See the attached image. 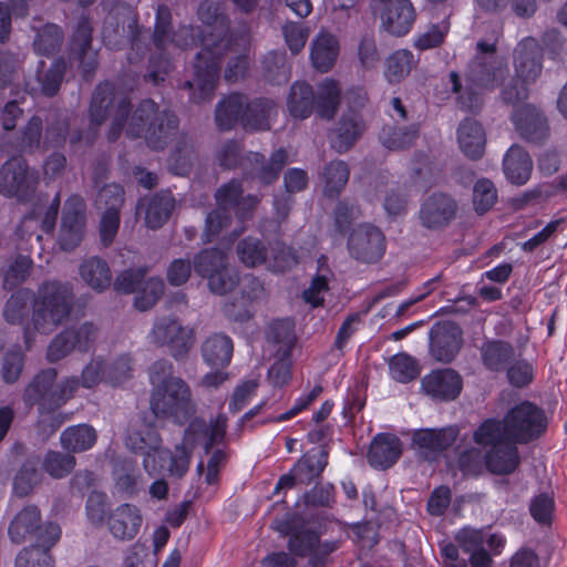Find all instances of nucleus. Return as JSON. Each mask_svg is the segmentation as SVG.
<instances>
[{
  "instance_id": "423d86ee",
  "label": "nucleus",
  "mask_w": 567,
  "mask_h": 567,
  "mask_svg": "<svg viewBox=\"0 0 567 567\" xmlns=\"http://www.w3.org/2000/svg\"><path fill=\"white\" fill-rule=\"evenodd\" d=\"M190 29L173 25L171 9L165 4L156 8L154 31L151 38L150 65L145 78L157 85L173 69V59L189 44Z\"/></svg>"
},
{
  "instance_id": "603ef678",
  "label": "nucleus",
  "mask_w": 567,
  "mask_h": 567,
  "mask_svg": "<svg viewBox=\"0 0 567 567\" xmlns=\"http://www.w3.org/2000/svg\"><path fill=\"white\" fill-rule=\"evenodd\" d=\"M195 140L188 134H181L177 138L175 150L172 154L174 169L178 175L189 173L195 158Z\"/></svg>"
},
{
  "instance_id": "0eeeda50",
  "label": "nucleus",
  "mask_w": 567,
  "mask_h": 567,
  "mask_svg": "<svg viewBox=\"0 0 567 567\" xmlns=\"http://www.w3.org/2000/svg\"><path fill=\"white\" fill-rule=\"evenodd\" d=\"M276 116L277 105L272 100L260 97L249 101L240 93H233L221 100L215 113L216 123L224 131L231 130L237 123L246 131H268Z\"/></svg>"
},
{
  "instance_id": "6ab92c4d",
  "label": "nucleus",
  "mask_w": 567,
  "mask_h": 567,
  "mask_svg": "<svg viewBox=\"0 0 567 567\" xmlns=\"http://www.w3.org/2000/svg\"><path fill=\"white\" fill-rule=\"evenodd\" d=\"M85 226V203L79 195L70 196L62 213L59 244L65 251L73 250L81 243Z\"/></svg>"
},
{
  "instance_id": "9b49d317",
  "label": "nucleus",
  "mask_w": 567,
  "mask_h": 567,
  "mask_svg": "<svg viewBox=\"0 0 567 567\" xmlns=\"http://www.w3.org/2000/svg\"><path fill=\"white\" fill-rule=\"evenodd\" d=\"M102 40L112 50H118L130 44L133 51L128 54L131 62L137 61L148 49L146 37L143 34L135 14L128 8L113 9L105 17Z\"/></svg>"
},
{
  "instance_id": "20e7f679",
  "label": "nucleus",
  "mask_w": 567,
  "mask_h": 567,
  "mask_svg": "<svg viewBox=\"0 0 567 567\" xmlns=\"http://www.w3.org/2000/svg\"><path fill=\"white\" fill-rule=\"evenodd\" d=\"M508 76L506 61L497 54L495 43L478 41L475 47V54L467 64L465 80L468 84L465 93H462V83L457 72L450 73L452 91L458 94V102L464 110L478 107V96L473 89L494 91L504 84Z\"/></svg>"
},
{
  "instance_id": "e2e57ef3",
  "label": "nucleus",
  "mask_w": 567,
  "mask_h": 567,
  "mask_svg": "<svg viewBox=\"0 0 567 567\" xmlns=\"http://www.w3.org/2000/svg\"><path fill=\"white\" fill-rule=\"evenodd\" d=\"M389 368L392 378L402 383L414 380L420 373L416 361L406 353L393 355Z\"/></svg>"
},
{
  "instance_id": "58836bf2",
  "label": "nucleus",
  "mask_w": 567,
  "mask_h": 567,
  "mask_svg": "<svg viewBox=\"0 0 567 567\" xmlns=\"http://www.w3.org/2000/svg\"><path fill=\"white\" fill-rule=\"evenodd\" d=\"M328 465V451L322 447L317 454L311 452L305 454L292 467L297 482L301 485H309Z\"/></svg>"
},
{
  "instance_id": "1a4fd4ad",
  "label": "nucleus",
  "mask_w": 567,
  "mask_h": 567,
  "mask_svg": "<svg viewBox=\"0 0 567 567\" xmlns=\"http://www.w3.org/2000/svg\"><path fill=\"white\" fill-rule=\"evenodd\" d=\"M73 288L68 282H43L33 298L32 323L42 333L52 332L66 320L73 308Z\"/></svg>"
},
{
  "instance_id": "9d476101",
  "label": "nucleus",
  "mask_w": 567,
  "mask_h": 567,
  "mask_svg": "<svg viewBox=\"0 0 567 567\" xmlns=\"http://www.w3.org/2000/svg\"><path fill=\"white\" fill-rule=\"evenodd\" d=\"M58 371L47 368L39 371L25 385L22 400L27 406H38L41 414L51 413L74 396L79 389L76 377H68L55 382Z\"/></svg>"
},
{
  "instance_id": "a878e982",
  "label": "nucleus",
  "mask_w": 567,
  "mask_h": 567,
  "mask_svg": "<svg viewBox=\"0 0 567 567\" xmlns=\"http://www.w3.org/2000/svg\"><path fill=\"white\" fill-rule=\"evenodd\" d=\"M401 454L400 439L392 434L381 433L371 442L367 458L372 467L386 470L396 463Z\"/></svg>"
},
{
  "instance_id": "f704fd0d",
  "label": "nucleus",
  "mask_w": 567,
  "mask_h": 567,
  "mask_svg": "<svg viewBox=\"0 0 567 567\" xmlns=\"http://www.w3.org/2000/svg\"><path fill=\"white\" fill-rule=\"evenodd\" d=\"M233 351V341L225 333L209 336L202 346L203 360L212 368L227 367L230 363Z\"/></svg>"
},
{
  "instance_id": "bf43d9fd",
  "label": "nucleus",
  "mask_w": 567,
  "mask_h": 567,
  "mask_svg": "<svg viewBox=\"0 0 567 567\" xmlns=\"http://www.w3.org/2000/svg\"><path fill=\"white\" fill-rule=\"evenodd\" d=\"M66 68L64 59H56L45 72L38 75L40 91L43 95L53 96L58 93L64 79Z\"/></svg>"
},
{
  "instance_id": "7ed1b4c3",
  "label": "nucleus",
  "mask_w": 567,
  "mask_h": 567,
  "mask_svg": "<svg viewBox=\"0 0 567 567\" xmlns=\"http://www.w3.org/2000/svg\"><path fill=\"white\" fill-rule=\"evenodd\" d=\"M199 20L212 28L210 35L216 40L213 48H205L197 53L193 66V78L184 82L182 89L188 91L192 103L210 102L219 79L221 60L219 48L229 32V19L218 3L204 1L198 8Z\"/></svg>"
},
{
  "instance_id": "aec40b11",
  "label": "nucleus",
  "mask_w": 567,
  "mask_h": 567,
  "mask_svg": "<svg viewBox=\"0 0 567 567\" xmlns=\"http://www.w3.org/2000/svg\"><path fill=\"white\" fill-rule=\"evenodd\" d=\"M543 49L538 41L526 37L517 43L513 52L515 76L525 84H533L543 71Z\"/></svg>"
},
{
  "instance_id": "ddd939ff",
  "label": "nucleus",
  "mask_w": 567,
  "mask_h": 567,
  "mask_svg": "<svg viewBox=\"0 0 567 567\" xmlns=\"http://www.w3.org/2000/svg\"><path fill=\"white\" fill-rule=\"evenodd\" d=\"M504 421L512 439L518 443H527L538 437L546 426L543 411L530 402L513 408Z\"/></svg>"
},
{
  "instance_id": "13d9d810",
  "label": "nucleus",
  "mask_w": 567,
  "mask_h": 567,
  "mask_svg": "<svg viewBox=\"0 0 567 567\" xmlns=\"http://www.w3.org/2000/svg\"><path fill=\"white\" fill-rule=\"evenodd\" d=\"M25 363V355L19 348L6 351L1 360V378L6 384H14L21 377Z\"/></svg>"
},
{
  "instance_id": "09e8293b",
  "label": "nucleus",
  "mask_w": 567,
  "mask_h": 567,
  "mask_svg": "<svg viewBox=\"0 0 567 567\" xmlns=\"http://www.w3.org/2000/svg\"><path fill=\"white\" fill-rule=\"evenodd\" d=\"M227 255L217 248L203 249L194 258V270L203 277L208 278L224 269L227 265Z\"/></svg>"
},
{
  "instance_id": "0e129e2a",
  "label": "nucleus",
  "mask_w": 567,
  "mask_h": 567,
  "mask_svg": "<svg viewBox=\"0 0 567 567\" xmlns=\"http://www.w3.org/2000/svg\"><path fill=\"white\" fill-rule=\"evenodd\" d=\"M106 368L107 362L101 357H94L83 368L81 378L79 380V386L85 389H93L100 383H106Z\"/></svg>"
},
{
  "instance_id": "2f4dec72",
  "label": "nucleus",
  "mask_w": 567,
  "mask_h": 567,
  "mask_svg": "<svg viewBox=\"0 0 567 567\" xmlns=\"http://www.w3.org/2000/svg\"><path fill=\"white\" fill-rule=\"evenodd\" d=\"M175 200L171 193L162 192L155 194L148 199H141L137 205V213L140 214L145 207V224L148 228H161L169 218L174 209Z\"/></svg>"
},
{
  "instance_id": "39448f33",
  "label": "nucleus",
  "mask_w": 567,
  "mask_h": 567,
  "mask_svg": "<svg viewBox=\"0 0 567 567\" xmlns=\"http://www.w3.org/2000/svg\"><path fill=\"white\" fill-rule=\"evenodd\" d=\"M152 383L150 408L156 417L171 419L184 424L196 412L188 384L173 375V364L165 360L153 363L150 371Z\"/></svg>"
},
{
  "instance_id": "7c9ffc66",
  "label": "nucleus",
  "mask_w": 567,
  "mask_h": 567,
  "mask_svg": "<svg viewBox=\"0 0 567 567\" xmlns=\"http://www.w3.org/2000/svg\"><path fill=\"white\" fill-rule=\"evenodd\" d=\"M457 142L464 155L471 159L483 156L486 145L485 131L474 118H465L457 127Z\"/></svg>"
},
{
  "instance_id": "6e6d98bb",
  "label": "nucleus",
  "mask_w": 567,
  "mask_h": 567,
  "mask_svg": "<svg viewBox=\"0 0 567 567\" xmlns=\"http://www.w3.org/2000/svg\"><path fill=\"white\" fill-rule=\"evenodd\" d=\"M262 64L266 78L269 82L281 84L288 81L290 76V65L284 52L271 51L267 53Z\"/></svg>"
},
{
  "instance_id": "4be33fe9",
  "label": "nucleus",
  "mask_w": 567,
  "mask_h": 567,
  "mask_svg": "<svg viewBox=\"0 0 567 567\" xmlns=\"http://www.w3.org/2000/svg\"><path fill=\"white\" fill-rule=\"evenodd\" d=\"M243 185L238 179H231L219 187L215 194L217 207L226 212L234 209L240 220L250 216L260 199L257 195L243 196Z\"/></svg>"
},
{
  "instance_id": "b1692460",
  "label": "nucleus",
  "mask_w": 567,
  "mask_h": 567,
  "mask_svg": "<svg viewBox=\"0 0 567 567\" xmlns=\"http://www.w3.org/2000/svg\"><path fill=\"white\" fill-rule=\"evenodd\" d=\"M33 535L32 544L17 555L16 567H53L54 559L50 550L59 543L61 534Z\"/></svg>"
},
{
  "instance_id": "cd10ccee",
  "label": "nucleus",
  "mask_w": 567,
  "mask_h": 567,
  "mask_svg": "<svg viewBox=\"0 0 567 567\" xmlns=\"http://www.w3.org/2000/svg\"><path fill=\"white\" fill-rule=\"evenodd\" d=\"M248 161L251 177L269 185L278 178L281 169L287 164L288 153L284 148H279L271 154L269 161L262 154L249 153Z\"/></svg>"
},
{
  "instance_id": "37998d69",
  "label": "nucleus",
  "mask_w": 567,
  "mask_h": 567,
  "mask_svg": "<svg viewBox=\"0 0 567 567\" xmlns=\"http://www.w3.org/2000/svg\"><path fill=\"white\" fill-rule=\"evenodd\" d=\"M34 31L33 50L38 55L51 56L60 50L63 32L59 25L47 23Z\"/></svg>"
},
{
  "instance_id": "dca6fc26",
  "label": "nucleus",
  "mask_w": 567,
  "mask_h": 567,
  "mask_svg": "<svg viewBox=\"0 0 567 567\" xmlns=\"http://www.w3.org/2000/svg\"><path fill=\"white\" fill-rule=\"evenodd\" d=\"M462 346V329L452 321L436 322L429 332V351L437 362H452L460 353Z\"/></svg>"
},
{
  "instance_id": "393cba45",
  "label": "nucleus",
  "mask_w": 567,
  "mask_h": 567,
  "mask_svg": "<svg viewBox=\"0 0 567 567\" xmlns=\"http://www.w3.org/2000/svg\"><path fill=\"white\" fill-rule=\"evenodd\" d=\"M512 118L520 136L529 142H542L548 135L546 117L533 105L516 109Z\"/></svg>"
},
{
  "instance_id": "680f3d73",
  "label": "nucleus",
  "mask_w": 567,
  "mask_h": 567,
  "mask_svg": "<svg viewBox=\"0 0 567 567\" xmlns=\"http://www.w3.org/2000/svg\"><path fill=\"white\" fill-rule=\"evenodd\" d=\"M31 295L28 290H18L7 301L3 316L11 324L22 323L29 313Z\"/></svg>"
},
{
  "instance_id": "5fc2aeb1",
  "label": "nucleus",
  "mask_w": 567,
  "mask_h": 567,
  "mask_svg": "<svg viewBox=\"0 0 567 567\" xmlns=\"http://www.w3.org/2000/svg\"><path fill=\"white\" fill-rule=\"evenodd\" d=\"M75 464L76 460L73 455L58 451H48L42 461L44 471L58 480L68 476Z\"/></svg>"
},
{
  "instance_id": "8fccbe9b",
  "label": "nucleus",
  "mask_w": 567,
  "mask_h": 567,
  "mask_svg": "<svg viewBox=\"0 0 567 567\" xmlns=\"http://www.w3.org/2000/svg\"><path fill=\"white\" fill-rule=\"evenodd\" d=\"M143 523L140 509L132 504L118 506L110 517L112 532H138Z\"/></svg>"
},
{
  "instance_id": "4c0bfd02",
  "label": "nucleus",
  "mask_w": 567,
  "mask_h": 567,
  "mask_svg": "<svg viewBox=\"0 0 567 567\" xmlns=\"http://www.w3.org/2000/svg\"><path fill=\"white\" fill-rule=\"evenodd\" d=\"M97 433L89 424H78L66 427L60 435V444L70 453L85 452L94 446Z\"/></svg>"
},
{
  "instance_id": "c9c22d12",
  "label": "nucleus",
  "mask_w": 567,
  "mask_h": 567,
  "mask_svg": "<svg viewBox=\"0 0 567 567\" xmlns=\"http://www.w3.org/2000/svg\"><path fill=\"white\" fill-rule=\"evenodd\" d=\"M82 280L94 291L103 292L112 284V274L107 262L96 256L84 259L79 267Z\"/></svg>"
},
{
  "instance_id": "412c9836",
  "label": "nucleus",
  "mask_w": 567,
  "mask_h": 567,
  "mask_svg": "<svg viewBox=\"0 0 567 567\" xmlns=\"http://www.w3.org/2000/svg\"><path fill=\"white\" fill-rule=\"evenodd\" d=\"M421 385L424 393L434 400L453 401L463 389V379L456 370L446 368L424 375Z\"/></svg>"
},
{
  "instance_id": "864d4df0",
  "label": "nucleus",
  "mask_w": 567,
  "mask_h": 567,
  "mask_svg": "<svg viewBox=\"0 0 567 567\" xmlns=\"http://www.w3.org/2000/svg\"><path fill=\"white\" fill-rule=\"evenodd\" d=\"M267 340L279 344L278 351L287 357L295 343L293 324L290 320H275L267 330Z\"/></svg>"
},
{
  "instance_id": "f3484780",
  "label": "nucleus",
  "mask_w": 567,
  "mask_h": 567,
  "mask_svg": "<svg viewBox=\"0 0 567 567\" xmlns=\"http://www.w3.org/2000/svg\"><path fill=\"white\" fill-rule=\"evenodd\" d=\"M458 436L456 426L439 430L421 429L413 433L412 445L419 458L425 462H436L451 447Z\"/></svg>"
},
{
  "instance_id": "a211bd4d",
  "label": "nucleus",
  "mask_w": 567,
  "mask_h": 567,
  "mask_svg": "<svg viewBox=\"0 0 567 567\" xmlns=\"http://www.w3.org/2000/svg\"><path fill=\"white\" fill-rule=\"evenodd\" d=\"M457 202L449 194L433 193L421 204L419 220L429 230H442L456 217Z\"/></svg>"
},
{
  "instance_id": "f03ea898",
  "label": "nucleus",
  "mask_w": 567,
  "mask_h": 567,
  "mask_svg": "<svg viewBox=\"0 0 567 567\" xmlns=\"http://www.w3.org/2000/svg\"><path fill=\"white\" fill-rule=\"evenodd\" d=\"M227 421L225 414H218L210 422L195 419L185 430L183 444L176 445L174 452L162 446L156 427L146 423L132 426L125 444L132 452L143 455V467L148 475L156 476L167 471L171 476L181 478L190 464V451L186 445H200L208 454L214 445L224 441Z\"/></svg>"
},
{
  "instance_id": "4d7b16f0",
  "label": "nucleus",
  "mask_w": 567,
  "mask_h": 567,
  "mask_svg": "<svg viewBox=\"0 0 567 567\" xmlns=\"http://www.w3.org/2000/svg\"><path fill=\"white\" fill-rule=\"evenodd\" d=\"M241 152L243 146L240 143L233 140L226 141L216 153L218 165L224 169H235L238 166L246 169L249 164L248 154L244 156Z\"/></svg>"
},
{
  "instance_id": "f257e3e1",
  "label": "nucleus",
  "mask_w": 567,
  "mask_h": 567,
  "mask_svg": "<svg viewBox=\"0 0 567 567\" xmlns=\"http://www.w3.org/2000/svg\"><path fill=\"white\" fill-rule=\"evenodd\" d=\"M113 114L109 140L115 141L127 122L126 134L131 137H143L153 150H164L177 133L179 120L168 110H159L152 100H143L131 117L130 101L125 96H117L114 86L106 82L100 84L92 96L90 105L91 122L99 126L107 115Z\"/></svg>"
},
{
  "instance_id": "ea45409f",
  "label": "nucleus",
  "mask_w": 567,
  "mask_h": 567,
  "mask_svg": "<svg viewBox=\"0 0 567 567\" xmlns=\"http://www.w3.org/2000/svg\"><path fill=\"white\" fill-rule=\"evenodd\" d=\"M338 56V42L330 34H319L311 47V61L320 72H328L334 64Z\"/></svg>"
},
{
  "instance_id": "e433bc0d",
  "label": "nucleus",
  "mask_w": 567,
  "mask_h": 567,
  "mask_svg": "<svg viewBox=\"0 0 567 567\" xmlns=\"http://www.w3.org/2000/svg\"><path fill=\"white\" fill-rule=\"evenodd\" d=\"M362 131V124L357 115H343L330 133L331 147L339 153L347 152L361 136Z\"/></svg>"
},
{
  "instance_id": "72a5a7b5",
  "label": "nucleus",
  "mask_w": 567,
  "mask_h": 567,
  "mask_svg": "<svg viewBox=\"0 0 567 567\" xmlns=\"http://www.w3.org/2000/svg\"><path fill=\"white\" fill-rule=\"evenodd\" d=\"M249 43V29L246 24L243 25L241 31L238 35H236L235 32H231L229 38L223 42V45L219 48L229 47V49H233V47H237L238 49H241L243 52L237 54L236 56L231 58L228 61L226 71H225V79L228 82H236L240 78H243L248 69V56L245 53L247 45Z\"/></svg>"
},
{
  "instance_id": "bb28decb",
  "label": "nucleus",
  "mask_w": 567,
  "mask_h": 567,
  "mask_svg": "<svg viewBox=\"0 0 567 567\" xmlns=\"http://www.w3.org/2000/svg\"><path fill=\"white\" fill-rule=\"evenodd\" d=\"M517 443L511 439L501 445L488 449L485 453V467L487 471L496 475L514 473L520 464Z\"/></svg>"
},
{
  "instance_id": "a19ab883",
  "label": "nucleus",
  "mask_w": 567,
  "mask_h": 567,
  "mask_svg": "<svg viewBox=\"0 0 567 567\" xmlns=\"http://www.w3.org/2000/svg\"><path fill=\"white\" fill-rule=\"evenodd\" d=\"M512 436L505 421L494 419L485 420L473 433L474 442L483 447L501 445L511 440Z\"/></svg>"
},
{
  "instance_id": "3c124183",
  "label": "nucleus",
  "mask_w": 567,
  "mask_h": 567,
  "mask_svg": "<svg viewBox=\"0 0 567 567\" xmlns=\"http://www.w3.org/2000/svg\"><path fill=\"white\" fill-rule=\"evenodd\" d=\"M457 543L466 553H470V563L472 567H489L492 558L483 548L485 534H455Z\"/></svg>"
},
{
  "instance_id": "c756f323",
  "label": "nucleus",
  "mask_w": 567,
  "mask_h": 567,
  "mask_svg": "<svg viewBox=\"0 0 567 567\" xmlns=\"http://www.w3.org/2000/svg\"><path fill=\"white\" fill-rule=\"evenodd\" d=\"M416 13L410 0H398V3L385 7L382 14V22L385 30L395 35L402 37L412 29Z\"/></svg>"
},
{
  "instance_id": "a18cd8bd",
  "label": "nucleus",
  "mask_w": 567,
  "mask_h": 567,
  "mask_svg": "<svg viewBox=\"0 0 567 567\" xmlns=\"http://www.w3.org/2000/svg\"><path fill=\"white\" fill-rule=\"evenodd\" d=\"M417 136L419 127L415 124L404 127L385 125L380 133L382 144L393 151L410 147Z\"/></svg>"
},
{
  "instance_id": "338daca9",
  "label": "nucleus",
  "mask_w": 567,
  "mask_h": 567,
  "mask_svg": "<svg viewBox=\"0 0 567 567\" xmlns=\"http://www.w3.org/2000/svg\"><path fill=\"white\" fill-rule=\"evenodd\" d=\"M497 200V190L492 181L482 178L478 179L473 189V204L475 210L478 213H485Z\"/></svg>"
},
{
  "instance_id": "49530a36",
  "label": "nucleus",
  "mask_w": 567,
  "mask_h": 567,
  "mask_svg": "<svg viewBox=\"0 0 567 567\" xmlns=\"http://www.w3.org/2000/svg\"><path fill=\"white\" fill-rule=\"evenodd\" d=\"M236 254L241 264L255 268L266 264L268 250L262 240L248 236L239 240Z\"/></svg>"
},
{
  "instance_id": "de8ad7c7",
  "label": "nucleus",
  "mask_w": 567,
  "mask_h": 567,
  "mask_svg": "<svg viewBox=\"0 0 567 567\" xmlns=\"http://www.w3.org/2000/svg\"><path fill=\"white\" fill-rule=\"evenodd\" d=\"M350 169L343 161L330 162L323 171V193L330 198L337 197L349 181Z\"/></svg>"
},
{
  "instance_id": "473e14b6",
  "label": "nucleus",
  "mask_w": 567,
  "mask_h": 567,
  "mask_svg": "<svg viewBox=\"0 0 567 567\" xmlns=\"http://www.w3.org/2000/svg\"><path fill=\"white\" fill-rule=\"evenodd\" d=\"M483 365L492 372L504 371L515 357L514 347L504 340H486L480 347Z\"/></svg>"
},
{
  "instance_id": "c85d7f7f",
  "label": "nucleus",
  "mask_w": 567,
  "mask_h": 567,
  "mask_svg": "<svg viewBox=\"0 0 567 567\" xmlns=\"http://www.w3.org/2000/svg\"><path fill=\"white\" fill-rule=\"evenodd\" d=\"M503 172L509 183L518 186L526 184L533 172L529 154L522 146L512 145L504 155Z\"/></svg>"
},
{
  "instance_id": "79ce46f5",
  "label": "nucleus",
  "mask_w": 567,
  "mask_h": 567,
  "mask_svg": "<svg viewBox=\"0 0 567 567\" xmlns=\"http://www.w3.org/2000/svg\"><path fill=\"white\" fill-rule=\"evenodd\" d=\"M415 65L416 61L411 51L396 50L385 61L384 76L391 84L400 83Z\"/></svg>"
},
{
  "instance_id": "69168bd1",
  "label": "nucleus",
  "mask_w": 567,
  "mask_h": 567,
  "mask_svg": "<svg viewBox=\"0 0 567 567\" xmlns=\"http://www.w3.org/2000/svg\"><path fill=\"white\" fill-rule=\"evenodd\" d=\"M323 275H315L308 289L302 293L303 300L312 307L323 305V295L329 290V282L333 278L331 269H323Z\"/></svg>"
},
{
  "instance_id": "774afa93",
  "label": "nucleus",
  "mask_w": 567,
  "mask_h": 567,
  "mask_svg": "<svg viewBox=\"0 0 567 567\" xmlns=\"http://www.w3.org/2000/svg\"><path fill=\"white\" fill-rule=\"evenodd\" d=\"M457 466L466 476H478L485 467V455L478 447H468L458 453Z\"/></svg>"
},
{
  "instance_id": "2eb2a0df",
  "label": "nucleus",
  "mask_w": 567,
  "mask_h": 567,
  "mask_svg": "<svg viewBox=\"0 0 567 567\" xmlns=\"http://www.w3.org/2000/svg\"><path fill=\"white\" fill-rule=\"evenodd\" d=\"M348 250L357 261L362 264L377 262L385 252L384 235L375 226L359 225L349 236Z\"/></svg>"
},
{
  "instance_id": "6e6552de",
  "label": "nucleus",
  "mask_w": 567,
  "mask_h": 567,
  "mask_svg": "<svg viewBox=\"0 0 567 567\" xmlns=\"http://www.w3.org/2000/svg\"><path fill=\"white\" fill-rule=\"evenodd\" d=\"M341 103V87L331 79L320 82L316 90L305 81L295 82L287 97L290 115L306 120L315 112L322 120H332Z\"/></svg>"
},
{
  "instance_id": "052dcab7",
  "label": "nucleus",
  "mask_w": 567,
  "mask_h": 567,
  "mask_svg": "<svg viewBox=\"0 0 567 567\" xmlns=\"http://www.w3.org/2000/svg\"><path fill=\"white\" fill-rule=\"evenodd\" d=\"M164 291V282L161 278L151 277L144 279L135 296V307L145 311L151 309L161 298Z\"/></svg>"
},
{
  "instance_id": "c03bdc74",
  "label": "nucleus",
  "mask_w": 567,
  "mask_h": 567,
  "mask_svg": "<svg viewBox=\"0 0 567 567\" xmlns=\"http://www.w3.org/2000/svg\"><path fill=\"white\" fill-rule=\"evenodd\" d=\"M40 458L30 456L22 464L13 481V492L20 497L29 495L41 482L42 473L39 470Z\"/></svg>"
},
{
  "instance_id": "5701e85b",
  "label": "nucleus",
  "mask_w": 567,
  "mask_h": 567,
  "mask_svg": "<svg viewBox=\"0 0 567 567\" xmlns=\"http://www.w3.org/2000/svg\"><path fill=\"white\" fill-rule=\"evenodd\" d=\"M289 536L288 549L297 557L309 558L313 567H319L326 558L336 549L331 543H321L322 534H284Z\"/></svg>"
},
{
  "instance_id": "f8f14e48",
  "label": "nucleus",
  "mask_w": 567,
  "mask_h": 567,
  "mask_svg": "<svg viewBox=\"0 0 567 567\" xmlns=\"http://www.w3.org/2000/svg\"><path fill=\"white\" fill-rule=\"evenodd\" d=\"M151 342L157 347H166L169 353L178 359L188 353L194 343V332L172 316L156 318L150 332Z\"/></svg>"
},
{
  "instance_id": "4468645a",
  "label": "nucleus",
  "mask_w": 567,
  "mask_h": 567,
  "mask_svg": "<svg viewBox=\"0 0 567 567\" xmlns=\"http://www.w3.org/2000/svg\"><path fill=\"white\" fill-rule=\"evenodd\" d=\"M37 175L31 172L24 159L13 157L7 161L0 171V193L6 197L27 199L34 190Z\"/></svg>"
}]
</instances>
